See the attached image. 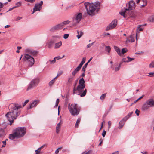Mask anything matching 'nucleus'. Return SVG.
Segmentation results:
<instances>
[{
    "label": "nucleus",
    "mask_w": 154,
    "mask_h": 154,
    "mask_svg": "<svg viewBox=\"0 0 154 154\" xmlns=\"http://www.w3.org/2000/svg\"><path fill=\"white\" fill-rule=\"evenodd\" d=\"M10 111L7 113L5 116L10 122L11 125L14 119H16L20 115V112L18 109L21 107V105L16 104H12L9 106Z\"/></svg>",
    "instance_id": "f257e3e1"
},
{
    "label": "nucleus",
    "mask_w": 154,
    "mask_h": 154,
    "mask_svg": "<svg viewBox=\"0 0 154 154\" xmlns=\"http://www.w3.org/2000/svg\"><path fill=\"white\" fill-rule=\"evenodd\" d=\"M100 3L98 2H96L94 4H91L88 2H85L84 5L86 10L88 14L91 16H93L95 14V11H98L100 9Z\"/></svg>",
    "instance_id": "f03ea898"
},
{
    "label": "nucleus",
    "mask_w": 154,
    "mask_h": 154,
    "mask_svg": "<svg viewBox=\"0 0 154 154\" xmlns=\"http://www.w3.org/2000/svg\"><path fill=\"white\" fill-rule=\"evenodd\" d=\"M85 86V82L83 78H81L79 81V85L77 86L78 94L81 97L85 96L86 94L87 89L84 88Z\"/></svg>",
    "instance_id": "7ed1b4c3"
},
{
    "label": "nucleus",
    "mask_w": 154,
    "mask_h": 154,
    "mask_svg": "<svg viewBox=\"0 0 154 154\" xmlns=\"http://www.w3.org/2000/svg\"><path fill=\"white\" fill-rule=\"evenodd\" d=\"M26 52L27 53L25 54L23 58L25 61L29 62V66L31 67L34 64L35 61L34 58L29 54L35 55L37 54V52L29 49L26 50Z\"/></svg>",
    "instance_id": "20e7f679"
},
{
    "label": "nucleus",
    "mask_w": 154,
    "mask_h": 154,
    "mask_svg": "<svg viewBox=\"0 0 154 154\" xmlns=\"http://www.w3.org/2000/svg\"><path fill=\"white\" fill-rule=\"evenodd\" d=\"M119 14L123 16L124 18L126 17L132 18H134L137 16V12L133 10H129V9H125L124 10H122L119 12Z\"/></svg>",
    "instance_id": "39448f33"
},
{
    "label": "nucleus",
    "mask_w": 154,
    "mask_h": 154,
    "mask_svg": "<svg viewBox=\"0 0 154 154\" xmlns=\"http://www.w3.org/2000/svg\"><path fill=\"white\" fill-rule=\"evenodd\" d=\"M68 108L70 113L72 116L77 115L79 113L80 108L78 107L77 104L69 103Z\"/></svg>",
    "instance_id": "423d86ee"
},
{
    "label": "nucleus",
    "mask_w": 154,
    "mask_h": 154,
    "mask_svg": "<svg viewBox=\"0 0 154 154\" xmlns=\"http://www.w3.org/2000/svg\"><path fill=\"white\" fill-rule=\"evenodd\" d=\"M15 134L19 138L23 136L26 133V128L24 127H18L14 130Z\"/></svg>",
    "instance_id": "0eeeda50"
},
{
    "label": "nucleus",
    "mask_w": 154,
    "mask_h": 154,
    "mask_svg": "<svg viewBox=\"0 0 154 154\" xmlns=\"http://www.w3.org/2000/svg\"><path fill=\"white\" fill-rule=\"evenodd\" d=\"M40 82V79L38 77H37L32 79L30 82L27 91L32 89L34 87L37 86Z\"/></svg>",
    "instance_id": "6e6552de"
},
{
    "label": "nucleus",
    "mask_w": 154,
    "mask_h": 154,
    "mask_svg": "<svg viewBox=\"0 0 154 154\" xmlns=\"http://www.w3.org/2000/svg\"><path fill=\"white\" fill-rule=\"evenodd\" d=\"M82 16V14L79 13L77 14L73 18L72 24L73 25H76L81 20Z\"/></svg>",
    "instance_id": "1a4fd4ad"
},
{
    "label": "nucleus",
    "mask_w": 154,
    "mask_h": 154,
    "mask_svg": "<svg viewBox=\"0 0 154 154\" xmlns=\"http://www.w3.org/2000/svg\"><path fill=\"white\" fill-rule=\"evenodd\" d=\"M117 20H114L108 26L106 29V30L107 31L112 29L116 27L117 25Z\"/></svg>",
    "instance_id": "9d476101"
},
{
    "label": "nucleus",
    "mask_w": 154,
    "mask_h": 154,
    "mask_svg": "<svg viewBox=\"0 0 154 154\" xmlns=\"http://www.w3.org/2000/svg\"><path fill=\"white\" fill-rule=\"evenodd\" d=\"M43 4V2L42 1H41L40 3H36L33 9V11L32 14L34 13L36 11H40L41 8V6Z\"/></svg>",
    "instance_id": "9b49d317"
},
{
    "label": "nucleus",
    "mask_w": 154,
    "mask_h": 154,
    "mask_svg": "<svg viewBox=\"0 0 154 154\" xmlns=\"http://www.w3.org/2000/svg\"><path fill=\"white\" fill-rule=\"evenodd\" d=\"M127 8L125 9H129V10H133L135 7V2L131 0L129 2L128 4L127 5Z\"/></svg>",
    "instance_id": "f8f14e48"
},
{
    "label": "nucleus",
    "mask_w": 154,
    "mask_h": 154,
    "mask_svg": "<svg viewBox=\"0 0 154 154\" xmlns=\"http://www.w3.org/2000/svg\"><path fill=\"white\" fill-rule=\"evenodd\" d=\"M63 27V24L61 23L53 27L51 29L50 31L51 32H54L55 31L61 29Z\"/></svg>",
    "instance_id": "ddd939ff"
},
{
    "label": "nucleus",
    "mask_w": 154,
    "mask_h": 154,
    "mask_svg": "<svg viewBox=\"0 0 154 154\" xmlns=\"http://www.w3.org/2000/svg\"><path fill=\"white\" fill-rule=\"evenodd\" d=\"M39 101L36 100L34 101L31 104L27 107V109H29L31 108L35 107L38 103Z\"/></svg>",
    "instance_id": "4468645a"
},
{
    "label": "nucleus",
    "mask_w": 154,
    "mask_h": 154,
    "mask_svg": "<svg viewBox=\"0 0 154 154\" xmlns=\"http://www.w3.org/2000/svg\"><path fill=\"white\" fill-rule=\"evenodd\" d=\"M137 3H140V5L143 7L146 6L147 4V0H137Z\"/></svg>",
    "instance_id": "2eb2a0df"
},
{
    "label": "nucleus",
    "mask_w": 154,
    "mask_h": 154,
    "mask_svg": "<svg viewBox=\"0 0 154 154\" xmlns=\"http://www.w3.org/2000/svg\"><path fill=\"white\" fill-rule=\"evenodd\" d=\"M143 26L142 25H139L137 27L136 29V36H137V33L140 32V31H142L143 30Z\"/></svg>",
    "instance_id": "dca6fc26"
},
{
    "label": "nucleus",
    "mask_w": 154,
    "mask_h": 154,
    "mask_svg": "<svg viewBox=\"0 0 154 154\" xmlns=\"http://www.w3.org/2000/svg\"><path fill=\"white\" fill-rule=\"evenodd\" d=\"M77 84V81H76L75 83H74L73 85V94H78V92L77 91V87H76V85Z\"/></svg>",
    "instance_id": "f3484780"
},
{
    "label": "nucleus",
    "mask_w": 154,
    "mask_h": 154,
    "mask_svg": "<svg viewBox=\"0 0 154 154\" xmlns=\"http://www.w3.org/2000/svg\"><path fill=\"white\" fill-rule=\"evenodd\" d=\"M126 121V120H125V119H124V118H123L122 120H121L119 123V125L118 127L119 129H120L122 128Z\"/></svg>",
    "instance_id": "a211bd4d"
},
{
    "label": "nucleus",
    "mask_w": 154,
    "mask_h": 154,
    "mask_svg": "<svg viewBox=\"0 0 154 154\" xmlns=\"http://www.w3.org/2000/svg\"><path fill=\"white\" fill-rule=\"evenodd\" d=\"M16 134H15V132L13 131L12 134H10L9 135V138L11 140H13L15 138H17V136H16Z\"/></svg>",
    "instance_id": "6ab92c4d"
},
{
    "label": "nucleus",
    "mask_w": 154,
    "mask_h": 154,
    "mask_svg": "<svg viewBox=\"0 0 154 154\" xmlns=\"http://www.w3.org/2000/svg\"><path fill=\"white\" fill-rule=\"evenodd\" d=\"M149 107V106L146 101V102L143 105L142 107V109L143 111H145L148 109Z\"/></svg>",
    "instance_id": "aec40b11"
},
{
    "label": "nucleus",
    "mask_w": 154,
    "mask_h": 154,
    "mask_svg": "<svg viewBox=\"0 0 154 154\" xmlns=\"http://www.w3.org/2000/svg\"><path fill=\"white\" fill-rule=\"evenodd\" d=\"M146 102L149 106H154V100L152 99H148Z\"/></svg>",
    "instance_id": "412c9836"
},
{
    "label": "nucleus",
    "mask_w": 154,
    "mask_h": 154,
    "mask_svg": "<svg viewBox=\"0 0 154 154\" xmlns=\"http://www.w3.org/2000/svg\"><path fill=\"white\" fill-rule=\"evenodd\" d=\"M60 122L58 123L56 126V133L58 134L59 133V132L60 131Z\"/></svg>",
    "instance_id": "4be33fe9"
},
{
    "label": "nucleus",
    "mask_w": 154,
    "mask_h": 154,
    "mask_svg": "<svg viewBox=\"0 0 154 154\" xmlns=\"http://www.w3.org/2000/svg\"><path fill=\"white\" fill-rule=\"evenodd\" d=\"M6 134L5 130L2 128H0V137H3Z\"/></svg>",
    "instance_id": "5701e85b"
},
{
    "label": "nucleus",
    "mask_w": 154,
    "mask_h": 154,
    "mask_svg": "<svg viewBox=\"0 0 154 154\" xmlns=\"http://www.w3.org/2000/svg\"><path fill=\"white\" fill-rule=\"evenodd\" d=\"M80 69L79 68H78L77 67L72 72V74L73 76L74 77V76L80 70Z\"/></svg>",
    "instance_id": "b1692460"
},
{
    "label": "nucleus",
    "mask_w": 154,
    "mask_h": 154,
    "mask_svg": "<svg viewBox=\"0 0 154 154\" xmlns=\"http://www.w3.org/2000/svg\"><path fill=\"white\" fill-rule=\"evenodd\" d=\"M59 75V74H57V75L52 80H51L49 83V85L50 86H51L55 82V80L56 79V78L58 76V75Z\"/></svg>",
    "instance_id": "393cba45"
},
{
    "label": "nucleus",
    "mask_w": 154,
    "mask_h": 154,
    "mask_svg": "<svg viewBox=\"0 0 154 154\" xmlns=\"http://www.w3.org/2000/svg\"><path fill=\"white\" fill-rule=\"evenodd\" d=\"M62 42L60 41L59 42L56 43L55 45L54 48L55 49L59 48L62 45Z\"/></svg>",
    "instance_id": "a878e982"
},
{
    "label": "nucleus",
    "mask_w": 154,
    "mask_h": 154,
    "mask_svg": "<svg viewBox=\"0 0 154 154\" xmlns=\"http://www.w3.org/2000/svg\"><path fill=\"white\" fill-rule=\"evenodd\" d=\"M77 32L78 35H77V38L79 39L83 35V33L82 31H80L79 32L78 30L77 31Z\"/></svg>",
    "instance_id": "bb28decb"
},
{
    "label": "nucleus",
    "mask_w": 154,
    "mask_h": 154,
    "mask_svg": "<svg viewBox=\"0 0 154 154\" xmlns=\"http://www.w3.org/2000/svg\"><path fill=\"white\" fill-rule=\"evenodd\" d=\"M53 43H54V42L53 41H50L47 42V46L48 47V48H51L52 47Z\"/></svg>",
    "instance_id": "cd10ccee"
},
{
    "label": "nucleus",
    "mask_w": 154,
    "mask_h": 154,
    "mask_svg": "<svg viewBox=\"0 0 154 154\" xmlns=\"http://www.w3.org/2000/svg\"><path fill=\"white\" fill-rule=\"evenodd\" d=\"M114 48L115 49V50L118 53V54L120 56H121V52L119 49L118 47H117L116 46H114Z\"/></svg>",
    "instance_id": "c85d7f7f"
},
{
    "label": "nucleus",
    "mask_w": 154,
    "mask_h": 154,
    "mask_svg": "<svg viewBox=\"0 0 154 154\" xmlns=\"http://www.w3.org/2000/svg\"><path fill=\"white\" fill-rule=\"evenodd\" d=\"M132 112L129 113L127 115L123 118H124V119H125V120L126 121L132 115Z\"/></svg>",
    "instance_id": "c756f323"
},
{
    "label": "nucleus",
    "mask_w": 154,
    "mask_h": 154,
    "mask_svg": "<svg viewBox=\"0 0 154 154\" xmlns=\"http://www.w3.org/2000/svg\"><path fill=\"white\" fill-rule=\"evenodd\" d=\"M74 77H70L69 78H68V82L70 84H71L72 83Z\"/></svg>",
    "instance_id": "7c9ffc66"
},
{
    "label": "nucleus",
    "mask_w": 154,
    "mask_h": 154,
    "mask_svg": "<svg viewBox=\"0 0 154 154\" xmlns=\"http://www.w3.org/2000/svg\"><path fill=\"white\" fill-rule=\"evenodd\" d=\"M127 51L128 50L126 48H123L121 52V55H122L125 53H126Z\"/></svg>",
    "instance_id": "2f4dec72"
},
{
    "label": "nucleus",
    "mask_w": 154,
    "mask_h": 154,
    "mask_svg": "<svg viewBox=\"0 0 154 154\" xmlns=\"http://www.w3.org/2000/svg\"><path fill=\"white\" fill-rule=\"evenodd\" d=\"M148 20L151 22H154V15L150 16Z\"/></svg>",
    "instance_id": "473e14b6"
},
{
    "label": "nucleus",
    "mask_w": 154,
    "mask_h": 154,
    "mask_svg": "<svg viewBox=\"0 0 154 154\" xmlns=\"http://www.w3.org/2000/svg\"><path fill=\"white\" fill-rule=\"evenodd\" d=\"M16 8L20 7L22 5V3L21 2H19L15 4Z\"/></svg>",
    "instance_id": "72a5a7b5"
},
{
    "label": "nucleus",
    "mask_w": 154,
    "mask_h": 154,
    "mask_svg": "<svg viewBox=\"0 0 154 154\" xmlns=\"http://www.w3.org/2000/svg\"><path fill=\"white\" fill-rule=\"evenodd\" d=\"M150 68H154V60L152 61L149 65Z\"/></svg>",
    "instance_id": "f704fd0d"
},
{
    "label": "nucleus",
    "mask_w": 154,
    "mask_h": 154,
    "mask_svg": "<svg viewBox=\"0 0 154 154\" xmlns=\"http://www.w3.org/2000/svg\"><path fill=\"white\" fill-rule=\"evenodd\" d=\"M134 36H135V35L134 34L131 35L130 36V38L131 39V42H134Z\"/></svg>",
    "instance_id": "c9c22d12"
},
{
    "label": "nucleus",
    "mask_w": 154,
    "mask_h": 154,
    "mask_svg": "<svg viewBox=\"0 0 154 154\" xmlns=\"http://www.w3.org/2000/svg\"><path fill=\"white\" fill-rule=\"evenodd\" d=\"M105 50L109 53L110 52L111 48L109 46H106Z\"/></svg>",
    "instance_id": "e433bc0d"
},
{
    "label": "nucleus",
    "mask_w": 154,
    "mask_h": 154,
    "mask_svg": "<svg viewBox=\"0 0 154 154\" xmlns=\"http://www.w3.org/2000/svg\"><path fill=\"white\" fill-rule=\"evenodd\" d=\"M88 65L87 63H86L85 65L83 66L82 70V71L84 72H85L86 70V68L87 67Z\"/></svg>",
    "instance_id": "4c0bfd02"
},
{
    "label": "nucleus",
    "mask_w": 154,
    "mask_h": 154,
    "mask_svg": "<svg viewBox=\"0 0 154 154\" xmlns=\"http://www.w3.org/2000/svg\"><path fill=\"white\" fill-rule=\"evenodd\" d=\"M81 120V119L80 118H79L77 120L76 123L75 124V127H77L79 125V124Z\"/></svg>",
    "instance_id": "58836bf2"
},
{
    "label": "nucleus",
    "mask_w": 154,
    "mask_h": 154,
    "mask_svg": "<svg viewBox=\"0 0 154 154\" xmlns=\"http://www.w3.org/2000/svg\"><path fill=\"white\" fill-rule=\"evenodd\" d=\"M84 63L81 61L80 64L78 65V66L77 67L78 68H79V69H80L82 66L84 64Z\"/></svg>",
    "instance_id": "ea45409f"
},
{
    "label": "nucleus",
    "mask_w": 154,
    "mask_h": 154,
    "mask_svg": "<svg viewBox=\"0 0 154 154\" xmlns=\"http://www.w3.org/2000/svg\"><path fill=\"white\" fill-rule=\"evenodd\" d=\"M106 96V94H103L100 97V99L101 100H103Z\"/></svg>",
    "instance_id": "a19ab883"
},
{
    "label": "nucleus",
    "mask_w": 154,
    "mask_h": 154,
    "mask_svg": "<svg viewBox=\"0 0 154 154\" xmlns=\"http://www.w3.org/2000/svg\"><path fill=\"white\" fill-rule=\"evenodd\" d=\"M49 61L50 62L51 64H53L55 63L56 61V59L54 57L53 60H50Z\"/></svg>",
    "instance_id": "79ce46f5"
},
{
    "label": "nucleus",
    "mask_w": 154,
    "mask_h": 154,
    "mask_svg": "<svg viewBox=\"0 0 154 154\" xmlns=\"http://www.w3.org/2000/svg\"><path fill=\"white\" fill-rule=\"evenodd\" d=\"M64 56H65V55H63V57H62L59 56L55 57V58L56 60H59L60 59H61L63 58L64 57Z\"/></svg>",
    "instance_id": "37998d69"
},
{
    "label": "nucleus",
    "mask_w": 154,
    "mask_h": 154,
    "mask_svg": "<svg viewBox=\"0 0 154 154\" xmlns=\"http://www.w3.org/2000/svg\"><path fill=\"white\" fill-rule=\"evenodd\" d=\"M91 152V150H89L87 152L86 151L84 152L82 154H90Z\"/></svg>",
    "instance_id": "c03bdc74"
},
{
    "label": "nucleus",
    "mask_w": 154,
    "mask_h": 154,
    "mask_svg": "<svg viewBox=\"0 0 154 154\" xmlns=\"http://www.w3.org/2000/svg\"><path fill=\"white\" fill-rule=\"evenodd\" d=\"M69 22H70L69 21L67 20L63 22L62 23L63 24V26L64 25H66L69 24Z\"/></svg>",
    "instance_id": "a18cd8bd"
},
{
    "label": "nucleus",
    "mask_w": 154,
    "mask_h": 154,
    "mask_svg": "<svg viewBox=\"0 0 154 154\" xmlns=\"http://www.w3.org/2000/svg\"><path fill=\"white\" fill-rule=\"evenodd\" d=\"M122 61L124 62H128L127 57V58H124L122 59Z\"/></svg>",
    "instance_id": "49530a36"
},
{
    "label": "nucleus",
    "mask_w": 154,
    "mask_h": 154,
    "mask_svg": "<svg viewBox=\"0 0 154 154\" xmlns=\"http://www.w3.org/2000/svg\"><path fill=\"white\" fill-rule=\"evenodd\" d=\"M121 64H120L118 67H116L115 69H114L115 71H117L119 70L120 69V67L121 66Z\"/></svg>",
    "instance_id": "de8ad7c7"
},
{
    "label": "nucleus",
    "mask_w": 154,
    "mask_h": 154,
    "mask_svg": "<svg viewBox=\"0 0 154 154\" xmlns=\"http://www.w3.org/2000/svg\"><path fill=\"white\" fill-rule=\"evenodd\" d=\"M128 60V62H130L133 60H134V58H131L128 56L127 57Z\"/></svg>",
    "instance_id": "09e8293b"
},
{
    "label": "nucleus",
    "mask_w": 154,
    "mask_h": 154,
    "mask_svg": "<svg viewBox=\"0 0 154 154\" xmlns=\"http://www.w3.org/2000/svg\"><path fill=\"white\" fill-rule=\"evenodd\" d=\"M108 129H109L111 127V122L110 121H109L108 123Z\"/></svg>",
    "instance_id": "8fccbe9b"
},
{
    "label": "nucleus",
    "mask_w": 154,
    "mask_h": 154,
    "mask_svg": "<svg viewBox=\"0 0 154 154\" xmlns=\"http://www.w3.org/2000/svg\"><path fill=\"white\" fill-rule=\"evenodd\" d=\"M106 134V132L104 130H103V133H102V135L103 137H104Z\"/></svg>",
    "instance_id": "3c124183"
},
{
    "label": "nucleus",
    "mask_w": 154,
    "mask_h": 154,
    "mask_svg": "<svg viewBox=\"0 0 154 154\" xmlns=\"http://www.w3.org/2000/svg\"><path fill=\"white\" fill-rule=\"evenodd\" d=\"M69 35L68 34H65L63 36V38L65 39H67L69 37Z\"/></svg>",
    "instance_id": "603ef678"
},
{
    "label": "nucleus",
    "mask_w": 154,
    "mask_h": 154,
    "mask_svg": "<svg viewBox=\"0 0 154 154\" xmlns=\"http://www.w3.org/2000/svg\"><path fill=\"white\" fill-rule=\"evenodd\" d=\"M148 74L149 75H148V76H150L151 77L154 76L153 72H150V73H148Z\"/></svg>",
    "instance_id": "864d4df0"
},
{
    "label": "nucleus",
    "mask_w": 154,
    "mask_h": 154,
    "mask_svg": "<svg viewBox=\"0 0 154 154\" xmlns=\"http://www.w3.org/2000/svg\"><path fill=\"white\" fill-rule=\"evenodd\" d=\"M29 99L26 100L24 102L23 105V106L24 107L26 104V103L29 101Z\"/></svg>",
    "instance_id": "5fc2aeb1"
},
{
    "label": "nucleus",
    "mask_w": 154,
    "mask_h": 154,
    "mask_svg": "<svg viewBox=\"0 0 154 154\" xmlns=\"http://www.w3.org/2000/svg\"><path fill=\"white\" fill-rule=\"evenodd\" d=\"M2 143H3V145L2 146V147H4L6 145V141H3Z\"/></svg>",
    "instance_id": "6e6d98bb"
},
{
    "label": "nucleus",
    "mask_w": 154,
    "mask_h": 154,
    "mask_svg": "<svg viewBox=\"0 0 154 154\" xmlns=\"http://www.w3.org/2000/svg\"><path fill=\"white\" fill-rule=\"evenodd\" d=\"M140 111L137 109L135 111V112L136 114L137 115L139 116V112Z\"/></svg>",
    "instance_id": "4d7b16f0"
},
{
    "label": "nucleus",
    "mask_w": 154,
    "mask_h": 154,
    "mask_svg": "<svg viewBox=\"0 0 154 154\" xmlns=\"http://www.w3.org/2000/svg\"><path fill=\"white\" fill-rule=\"evenodd\" d=\"M22 19V17H17L16 19H15V20L17 21H18L19 20H20Z\"/></svg>",
    "instance_id": "13d9d810"
},
{
    "label": "nucleus",
    "mask_w": 154,
    "mask_h": 154,
    "mask_svg": "<svg viewBox=\"0 0 154 154\" xmlns=\"http://www.w3.org/2000/svg\"><path fill=\"white\" fill-rule=\"evenodd\" d=\"M86 59V57H84L83 58L81 61L85 63V61Z\"/></svg>",
    "instance_id": "bf43d9fd"
},
{
    "label": "nucleus",
    "mask_w": 154,
    "mask_h": 154,
    "mask_svg": "<svg viewBox=\"0 0 154 154\" xmlns=\"http://www.w3.org/2000/svg\"><path fill=\"white\" fill-rule=\"evenodd\" d=\"M100 142L98 145V146H100L101 145V144L102 143L103 141V140L102 139H100Z\"/></svg>",
    "instance_id": "052dcab7"
},
{
    "label": "nucleus",
    "mask_w": 154,
    "mask_h": 154,
    "mask_svg": "<svg viewBox=\"0 0 154 154\" xmlns=\"http://www.w3.org/2000/svg\"><path fill=\"white\" fill-rule=\"evenodd\" d=\"M4 6V5L2 3L0 2V8H2Z\"/></svg>",
    "instance_id": "680f3d73"
},
{
    "label": "nucleus",
    "mask_w": 154,
    "mask_h": 154,
    "mask_svg": "<svg viewBox=\"0 0 154 154\" xmlns=\"http://www.w3.org/2000/svg\"><path fill=\"white\" fill-rule=\"evenodd\" d=\"M91 46L90 44H88L87 46V48H89Z\"/></svg>",
    "instance_id": "e2e57ef3"
},
{
    "label": "nucleus",
    "mask_w": 154,
    "mask_h": 154,
    "mask_svg": "<svg viewBox=\"0 0 154 154\" xmlns=\"http://www.w3.org/2000/svg\"><path fill=\"white\" fill-rule=\"evenodd\" d=\"M46 145H47V144H44V145H43L42 146L40 147L41 148V149H42L45 146H46Z\"/></svg>",
    "instance_id": "0e129e2a"
},
{
    "label": "nucleus",
    "mask_w": 154,
    "mask_h": 154,
    "mask_svg": "<svg viewBox=\"0 0 154 154\" xmlns=\"http://www.w3.org/2000/svg\"><path fill=\"white\" fill-rule=\"evenodd\" d=\"M58 153H59V150L58 149H57L55 151V153L56 154H57Z\"/></svg>",
    "instance_id": "69168bd1"
},
{
    "label": "nucleus",
    "mask_w": 154,
    "mask_h": 154,
    "mask_svg": "<svg viewBox=\"0 0 154 154\" xmlns=\"http://www.w3.org/2000/svg\"><path fill=\"white\" fill-rule=\"evenodd\" d=\"M119 154V152L118 151H116L113 153H112V154Z\"/></svg>",
    "instance_id": "338daca9"
},
{
    "label": "nucleus",
    "mask_w": 154,
    "mask_h": 154,
    "mask_svg": "<svg viewBox=\"0 0 154 154\" xmlns=\"http://www.w3.org/2000/svg\"><path fill=\"white\" fill-rule=\"evenodd\" d=\"M119 154V152L118 151H116L113 153H112V154Z\"/></svg>",
    "instance_id": "774afa93"
}]
</instances>
